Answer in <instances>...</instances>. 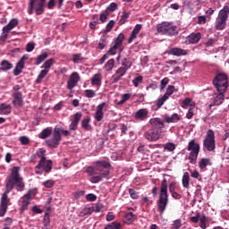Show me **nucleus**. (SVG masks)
Returning <instances> with one entry per match:
<instances>
[{"instance_id": "obj_1", "label": "nucleus", "mask_w": 229, "mask_h": 229, "mask_svg": "<svg viewBox=\"0 0 229 229\" xmlns=\"http://www.w3.org/2000/svg\"><path fill=\"white\" fill-rule=\"evenodd\" d=\"M21 168L19 166H14L12 169L11 174L8 177L6 183V190L2 194L0 201V217H4L6 211L8 210V203H10V198L8 194L13 190V185H16V191L18 192H22L24 191V182H22V177L19 174Z\"/></svg>"}, {"instance_id": "obj_24", "label": "nucleus", "mask_w": 229, "mask_h": 229, "mask_svg": "<svg viewBox=\"0 0 229 229\" xmlns=\"http://www.w3.org/2000/svg\"><path fill=\"white\" fill-rule=\"evenodd\" d=\"M187 40L190 44H198L201 40V33H191L188 36Z\"/></svg>"}, {"instance_id": "obj_27", "label": "nucleus", "mask_w": 229, "mask_h": 229, "mask_svg": "<svg viewBox=\"0 0 229 229\" xmlns=\"http://www.w3.org/2000/svg\"><path fill=\"white\" fill-rule=\"evenodd\" d=\"M91 85L101 87V73H96L91 79Z\"/></svg>"}, {"instance_id": "obj_32", "label": "nucleus", "mask_w": 229, "mask_h": 229, "mask_svg": "<svg viewBox=\"0 0 229 229\" xmlns=\"http://www.w3.org/2000/svg\"><path fill=\"white\" fill-rule=\"evenodd\" d=\"M2 71H10V69H13V64H12L8 60H4L1 63Z\"/></svg>"}, {"instance_id": "obj_41", "label": "nucleus", "mask_w": 229, "mask_h": 229, "mask_svg": "<svg viewBox=\"0 0 229 229\" xmlns=\"http://www.w3.org/2000/svg\"><path fill=\"white\" fill-rule=\"evenodd\" d=\"M173 94H174V86L169 85L164 96H165L166 98L169 99V97L173 96Z\"/></svg>"}, {"instance_id": "obj_62", "label": "nucleus", "mask_w": 229, "mask_h": 229, "mask_svg": "<svg viewBox=\"0 0 229 229\" xmlns=\"http://www.w3.org/2000/svg\"><path fill=\"white\" fill-rule=\"evenodd\" d=\"M111 226L113 227V229H121V228H123V225L121 224V222H117V221H114V222L111 223Z\"/></svg>"}, {"instance_id": "obj_45", "label": "nucleus", "mask_w": 229, "mask_h": 229, "mask_svg": "<svg viewBox=\"0 0 229 229\" xmlns=\"http://www.w3.org/2000/svg\"><path fill=\"white\" fill-rule=\"evenodd\" d=\"M130 17V13H127L126 11H124L122 14V17L119 21V24L120 26H122V24H124V22H126V20Z\"/></svg>"}, {"instance_id": "obj_17", "label": "nucleus", "mask_w": 229, "mask_h": 229, "mask_svg": "<svg viewBox=\"0 0 229 229\" xmlns=\"http://www.w3.org/2000/svg\"><path fill=\"white\" fill-rule=\"evenodd\" d=\"M78 81H80V73L73 72L70 75V78L67 81V89L69 90H72L76 85H78Z\"/></svg>"}, {"instance_id": "obj_59", "label": "nucleus", "mask_w": 229, "mask_h": 229, "mask_svg": "<svg viewBox=\"0 0 229 229\" xmlns=\"http://www.w3.org/2000/svg\"><path fill=\"white\" fill-rule=\"evenodd\" d=\"M20 141L22 144V146H28V144H30V138L26 136H21L20 138Z\"/></svg>"}, {"instance_id": "obj_64", "label": "nucleus", "mask_w": 229, "mask_h": 229, "mask_svg": "<svg viewBox=\"0 0 229 229\" xmlns=\"http://www.w3.org/2000/svg\"><path fill=\"white\" fill-rule=\"evenodd\" d=\"M94 212H99L100 210H103V204L102 203H97L95 207H93Z\"/></svg>"}, {"instance_id": "obj_39", "label": "nucleus", "mask_w": 229, "mask_h": 229, "mask_svg": "<svg viewBox=\"0 0 229 229\" xmlns=\"http://www.w3.org/2000/svg\"><path fill=\"white\" fill-rule=\"evenodd\" d=\"M199 226L202 229H207V216L202 214L199 218Z\"/></svg>"}, {"instance_id": "obj_61", "label": "nucleus", "mask_w": 229, "mask_h": 229, "mask_svg": "<svg viewBox=\"0 0 229 229\" xmlns=\"http://www.w3.org/2000/svg\"><path fill=\"white\" fill-rule=\"evenodd\" d=\"M200 218H201V215L199 213H197L196 216H191L190 220L191 223H199Z\"/></svg>"}, {"instance_id": "obj_33", "label": "nucleus", "mask_w": 229, "mask_h": 229, "mask_svg": "<svg viewBox=\"0 0 229 229\" xmlns=\"http://www.w3.org/2000/svg\"><path fill=\"white\" fill-rule=\"evenodd\" d=\"M54 64L55 59L50 58L44 63V64L41 66V69H45V71H49Z\"/></svg>"}, {"instance_id": "obj_28", "label": "nucleus", "mask_w": 229, "mask_h": 229, "mask_svg": "<svg viewBox=\"0 0 229 229\" xmlns=\"http://www.w3.org/2000/svg\"><path fill=\"white\" fill-rule=\"evenodd\" d=\"M136 217L137 216L133 214V212L126 213L124 216V223H126V225H131V223L135 221Z\"/></svg>"}, {"instance_id": "obj_21", "label": "nucleus", "mask_w": 229, "mask_h": 229, "mask_svg": "<svg viewBox=\"0 0 229 229\" xmlns=\"http://www.w3.org/2000/svg\"><path fill=\"white\" fill-rule=\"evenodd\" d=\"M82 115L83 114L81 113H76L74 114L73 120L69 125V130H71L72 131H76L78 130V124H80V121H81Z\"/></svg>"}, {"instance_id": "obj_54", "label": "nucleus", "mask_w": 229, "mask_h": 229, "mask_svg": "<svg viewBox=\"0 0 229 229\" xmlns=\"http://www.w3.org/2000/svg\"><path fill=\"white\" fill-rule=\"evenodd\" d=\"M51 223V219L49 218V213H46L43 218V225L44 226H48Z\"/></svg>"}, {"instance_id": "obj_51", "label": "nucleus", "mask_w": 229, "mask_h": 229, "mask_svg": "<svg viewBox=\"0 0 229 229\" xmlns=\"http://www.w3.org/2000/svg\"><path fill=\"white\" fill-rule=\"evenodd\" d=\"M96 96V91L94 89H86L85 90V97L89 98H92Z\"/></svg>"}, {"instance_id": "obj_2", "label": "nucleus", "mask_w": 229, "mask_h": 229, "mask_svg": "<svg viewBox=\"0 0 229 229\" xmlns=\"http://www.w3.org/2000/svg\"><path fill=\"white\" fill-rule=\"evenodd\" d=\"M110 165L107 161H96L95 166H88L86 173L89 176H93L90 179L91 183H99L103 181V178L106 180H110ZM94 174H98L95 175Z\"/></svg>"}, {"instance_id": "obj_29", "label": "nucleus", "mask_w": 229, "mask_h": 229, "mask_svg": "<svg viewBox=\"0 0 229 229\" xmlns=\"http://www.w3.org/2000/svg\"><path fill=\"white\" fill-rule=\"evenodd\" d=\"M48 56H49V53H47V52H44L41 55H39L36 58V65H40V64H42V62L47 60V58H48Z\"/></svg>"}, {"instance_id": "obj_57", "label": "nucleus", "mask_w": 229, "mask_h": 229, "mask_svg": "<svg viewBox=\"0 0 229 229\" xmlns=\"http://www.w3.org/2000/svg\"><path fill=\"white\" fill-rule=\"evenodd\" d=\"M174 229H180L182 228V219H176L173 223Z\"/></svg>"}, {"instance_id": "obj_53", "label": "nucleus", "mask_w": 229, "mask_h": 229, "mask_svg": "<svg viewBox=\"0 0 229 229\" xmlns=\"http://www.w3.org/2000/svg\"><path fill=\"white\" fill-rule=\"evenodd\" d=\"M108 15H110V13H108V11H106L105 13L100 14L99 21L101 22H106V20L108 19Z\"/></svg>"}, {"instance_id": "obj_42", "label": "nucleus", "mask_w": 229, "mask_h": 229, "mask_svg": "<svg viewBox=\"0 0 229 229\" xmlns=\"http://www.w3.org/2000/svg\"><path fill=\"white\" fill-rule=\"evenodd\" d=\"M81 126L84 130H90V119L89 117L83 119L81 122Z\"/></svg>"}, {"instance_id": "obj_43", "label": "nucleus", "mask_w": 229, "mask_h": 229, "mask_svg": "<svg viewBox=\"0 0 229 229\" xmlns=\"http://www.w3.org/2000/svg\"><path fill=\"white\" fill-rule=\"evenodd\" d=\"M72 62L74 64H81V62H83V56L81 54H74L72 55Z\"/></svg>"}, {"instance_id": "obj_4", "label": "nucleus", "mask_w": 229, "mask_h": 229, "mask_svg": "<svg viewBox=\"0 0 229 229\" xmlns=\"http://www.w3.org/2000/svg\"><path fill=\"white\" fill-rule=\"evenodd\" d=\"M123 42H124V34L120 33L118 37L114 40V44L111 46L109 50L101 57L100 64L103 65L106 60H108L109 56H114L117 53V49L119 50V54L116 57L117 62L121 60V53L124 51V47H123Z\"/></svg>"}, {"instance_id": "obj_8", "label": "nucleus", "mask_w": 229, "mask_h": 229, "mask_svg": "<svg viewBox=\"0 0 229 229\" xmlns=\"http://www.w3.org/2000/svg\"><path fill=\"white\" fill-rule=\"evenodd\" d=\"M199 149H201V147L199 146V143L196 142V140H190L187 147V151H190V155L188 157L190 164L195 165L196 162H198Z\"/></svg>"}, {"instance_id": "obj_7", "label": "nucleus", "mask_w": 229, "mask_h": 229, "mask_svg": "<svg viewBox=\"0 0 229 229\" xmlns=\"http://www.w3.org/2000/svg\"><path fill=\"white\" fill-rule=\"evenodd\" d=\"M228 15H229V6L225 5L223 9H221L218 13V16L216 20V30H218L219 31L225 30L226 28V21H228Z\"/></svg>"}, {"instance_id": "obj_18", "label": "nucleus", "mask_w": 229, "mask_h": 229, "mask_svg": "<svg viewBox=\"0 0 229 229\" xmlns=\"http://www.w3.org/2000/svg\"><path fill=\"white\" fill-rule=\"evenodd\" d=\"M13 104L15 108H21L24 105V99L22 98V92H14L13 94Z\"/></svg>"}, {"instance_id": "obj_5", "label": "nucleus", "mask_w": 229, "mask_h": 229, "mask_svg": "<svg viewBox=\"0 0 229 229\" xmlns=\"http://www.w3.org/2000/svg\"><path fill=\"white\" fill-rule=\"evenodd\" d=\"M39 158V163L36 165V169H42L44 173H51L53 169V161L51 159H46V150L40 148L30 157V162H37Z\"/></svg>"}, {"instance_id": "obj_6", "label": "nucleus", "mask_w": 229, "mask_h": 229, "mask_svg": "<svg viewBox=\"0 0 229 229\" xmlns=\"http://www.w3.org/2000/svg\"><path fill=\"white\" fill-rule=\"evenodd\" d=\"M167 179H163L160 187L159 199L157 201V210L160 214L165 212L167 205H169V193L167 192Z\"/></svg>"}, {"instance_id": "obj_50", "label": "nucleus", "mask_w": 229, "mask_h": 229, "mask_svg": "<svg viewBox=\"0 0 229 229\" xmlns=\"http://www.w3.org/2000/svg\"><path fill=\"white\" fill-rule=\"evenodd\" d=\"M143 77L141 75L136 77L134 80H132V83L134 87H139L140 83H142Z\"/></svg>"}, {"instance_id": "obj_56", "label": "nucleus", "mask_w": 229, "mask_h": 229, "mask_svg": "<svg viewBox=\"0 0 229 229\" xmlns=\"http://www.w3.org/2000/svg\"><path fill=\"white\" fill-rule=\"evenodd\" d=\"M141 205H146V207H149V205H153V200H149L148 197H144L141 199Z\"/></svg>"}, {"instance_id": "obj_26", "label": "nucleus", "mask_w": 229, "mask_h": 229, "mask_svg": "<svg viewBox=\"0 0 229 229\" xmlns=\"http://www.w3.org/2000/svg\"><path fill=\"white\" fill-rule=\"evenodd\" d=\"M12 113V106L8 104L0 105V115H8Z\"/></svg>"}, {"instance_id": "obj_23", "label": "nucleus", "mask_w": 229, "mask_h": 229, "mask_svg": "<svg viewBox=\"0 0 229 229\" xmlns=\"http://www.w3.org/2000/svg\"><path fill=\"white\" fill-rule=\"evenodd\" d=\"M188 54L187 50L178 47H174L168 52V55H173L174 56H187Z\"/></svg>"}, {"instance_id": "obj_9", "label": "nucleus", "mask_w": 229, "mask_h": 229, "mask_svg": "<svg viewBox=\"0 0 229 229\" xmlns=\"http://www.w3.org/2000/svg\"><path fill=\"white\" fill-rule=\"evenodd\" d=\"M46 6V0H30L29 2V15H42L44 13V8Z\"/></svg>"}, {"instance_id": "obj_19", "label": "nucleus", "mask_w": 229, "mask_h": 229, "mask_svg": "<svg viewBox=\"0 0 229 229\" xmlns=\"http://www.w3.org/2000/svg\"><path fill=\"white\" fill-rule=\"evenodd\" d=\"M126 72H128L127 69H124L123 67H119L114 74L112 76V81L113 83H118L119 81L123 78V76H124L126 74Z\"/></svg>"}, {"instance_id": "obj_16", "label": "nucleus", "mask_w": 229, "mask_h": 229, "mask_svg": "<svg viewBox=\"0 0 229 229\" xmlns=\"http://www.w3.org/2000/svg\"><path fill=\"white\" fill-rule=\"evenodd\" d=\"M133 119L138 123L147 121V119H149V110H148V108L139 109L136 113H134Z\"/></svg>"}, {"instance_id": "obj_48", "label": "nucleus", "mask_w": 229, "mask_h": 229, "mask_svg": "<svg viewBox=\"0 0 229 229\" xmlns=\"http://www.w3.org/2000/svg\"><path fill=\"white\" fill-rule=\"evenodd\" d=\"M130 98H131V95L130 93L123 94L118 105H123V103H126V101H128Z\"/></svg>"}, {"instance_id": "obj_11", "label": "nucleus", "mask_w": 229, "mask_h": 229, "mask_svg": "<svg viewBox=\"0 0 229 229\" xmlns=\"http://www.w3.org/2000/svg\"><path fill=\"white\" fill-rule=\"evenodd\" d=\"M203 148L207 151H216V133L212 130H208L203 140Z\"/></svg>"}, {"instance_id": "obj_46", "label": "nucleus", "mask_w": 229, "mask_h": 229, "mask_svg": "<svg viewBox=\"0 0 229 229\" xmlns=\"http://www.w3.org/2000/svg\"><path fill=\"white\" fill-rule=\"evenodd\" d=\"M169 99L167 98L166 96L163 95V97H161L160 98L157 99V108H162V106L165 103V100Z\"/></svg>"}, {"instance_id": "obj_60", "label": "nucleus", "mask_w": 229, "mask_h": 229, "mask_svg": "<svg viewBox=\"0 0 229 229\" xmlns=\"http://www.w3.org/2000/svg\"><path fill=\"white\" fill-rule=\"evenodd\" d=\"M87 201H96L98 199V197L94 193H89L86 195Z\"/></svg>"}, {"instance_id": "obj_44", "label": "nucleus", "mask_w": 229, "mask_h": 229, "mask_svg": "<svg viewBox=\"0 0 229 229\" xmlns=\"http://www.w3.org/2000/svg\"><path fill=\"white\" fill-rule=\"evenodd\" d=\"M164 149L166 151H174V149H176V145L174 143L167 142L164 145Z\"/></svg>"}, {"instance_id": "obj_37", "label": "nucleus", "mask_w": 229, "mask_h": 229, "mask_svg": "<svg viewBox=\"0 0 229 229\" xmlns=\"http://www.w3.org/2000/svg\"><path fill=\"white\" fill-rule=\"evenodd\" d=\"M122 68L126 69L127 71H130L131 68V61H130L128 58H124L122 62Z\"/></svg>"}, {"instance_id": "obj_10", "label": "nucleus", "mask_w": 229, "mask_h": 229, "mask_svg": "<svg viewBox=\"0 0 229 229\" xmlns=\"http://www.w3.org/2000/svg\"><path fill=\"white\" fill-rule=\"evenodd\" d=\"M213 85H215L218 92H225L228 89V76L225 73H218L213 80Z\"/></svg>"}, {"instance_id": "obj_47", "label": "nucleus", "mask_w": 229, "mask_h": 229, "mask_svg": "<svg viewBox=\"0 0 229 229\" xmlns=\"http://www.w3.org/2000/svg\"><path fill=\"white\" fill-rule=\"evenodd\" d=\"M129 194L131 199H139V192H137L134 189H129Z\"/></svg>"}, {"instance_id": "obj_38", "label": "nucleus", "mask_w": 229, "mask_h": 229, "mask_svg": "<svg viewBox=\"0 0 229 229\" xmlns=\"http://www.w3.org/2000/svg\"><path fill=\"white\" fill-rule=\"evenodd\" d=\"M208 164H210L209 158H202L199 162V169H205V167H207V165H208Z\"/></svg>"}, {"instance_id": "obj_22", "label": "nucleus", "mask_w": 229, "mask_h": 229, "mask_svg": "<svg viewBox=\"0 0 229 229\" xmlns=\"http://www.w3.org/2000/svg\"><path fill=\"white\" fill-rule=\"evenodd\" d=\"M106 106V103L103 102L97 106V111L95 113V119L98 123H101L103 121V117H105V113H103V108Z\"/></svg>"}, {"instance_id": "obj_36", "label": "nucleus", "mask_w": 229, "mask_h": 229, "mask_svg": "<svg viewBox=\"0 0 229 229\" xmlns=\"http://www.w3.org/2000/svg\"><path fill=\"white\" fill-rule=\"evenodd\" d=\"M48 72L49 70H42L36 80V83H42V80H44L45 76H47Z\"/></svg>"}, {"instance_id": "obj_20", "label": "nucleus", "mask_w": 229, "mask_h": 229, "mask_svg": "<svg viewBox=\"0 0 229 229\" xmlns=\"http://www.w3.org/2000/svg\"><path fill=\"white\" fill-rule=\"evenodd\" d=\"M28 60V55H24L21 60L18 62L15 69L13 70V75L14 76H19L21 72H22V69H24L25 62Z\"/></svg>"}, {"instance_id": "obj_31", "label": "nucleus", "mask_w": 229, "mask_h": 229, "mask_svg": "<svg viewBox=\"0 0 229 229\" xmlns=\"http://www.w3.org/2000/svg\"><path fill=\"white\" fill-rule=\"evenodd\" d=\"M51 133H53V130L50 128H46L39 133V139H47V137L51 136Z\"/></svg>"}, {"instance_id": "obj_35", "label": "nucleus", "mask_w": 229, "mask_h": 229, "mask_svg": "<svg viewBox=\"0 0 229 229\" xmlns=\"http://www.w3.org/2000/svg\"><path fill=\"white\" fill-rule=\"evenodd\" d=\"M106 44H107L106 36H102L98 42V49H101V50L105 49L106 47Z\"/></svg>"}, {"instance_id": "obj_55", "label": "nucleus", "mask_w": 229, "mask_h": 229, "mask_svg": "<svg viewBox=\"0 0 229 229\" xmlns=\"http://www.w3.org/2000/svg\"><path fill=\"white\" fill-rule=\"evenodd\" d=\"M115 24V21H110L106 27V33H110V31H112V29L114 28V25Z\"/></svg>"}, {"instance_id": "obj_52", "label": "nucleus", "mask_w": 229, "mask_h": 229, "mask_svg": "<svg viewBox=\"0 0 229 229\" xmlns=\"http://www.w3.org/2000/svg\"><path fill=\"white\" fill-rule=\"evenodd\" d=\"M217 42V39L208 38L205 43L206 47H214V45Z\"/></svg>"}, {"instance_id": "obj_13", "label": "nucleus", "mask_w": 229, "mask_h": 229, "mask_svg": "<svg viewBox=\"0 0 229 229\" xmlns=\"http://www.w3.org/2000/svg\"><path fill=\"white\" fill-rule=\"evenodd\" d=\"M19 25V20L18 19H13L10 21V22L3 28V32L0 36V40L2 42H6V38H8V33L13 30V28H16V26Z\"/></svg>"}, {"instance_id": "obj_14", "label": "nucleus", "mask_w": 229, "mask_h": 229, "mask_svg": "<svg viewBox=\"0 0 229 229\" xmlns=\"http://www.w3.org/2000/svg\"><path fill=\"white\" fill-rule=\"evenodd\" d=\"M157 33H161V35H174L176 32L177 27L172 26L167 22H163L162 24H158L157 26Z\"/></svg>"}, {"instance_id": "obj_49", "label": "nucleus", "mask_w": 229, "mask_h": 229, "mask_svg": "<svg viewBox=\"0 0 229 229\" xmlns=\"http://www.w3.org/2000/svg\"><path fill=\"white\" fill-rule=\"evenodd\" d=\"M44 187H46L47 189H53V187H55V181L53 180H47L46 182H43Z\"/></svg>"}, {"instance_id": "obj_34", "label": "nucleus", "mask_w": 229, "mask_h": 229, "mask_svg": "<svg viewBox=\"0 0 229 229\" xmlns=\"http://www.w3.org/2000/svg\"><path fill=\"white\" fill-rule=\"evenodd\" d=\"M165 121L168 123H178V121H180V115H178V114L174 113V114H172V116H167L165 118Z\"/></svg>"}, {"instance_id": "obj_58", "label": "nucleus", "mask_w": 229, "mask_h": 229, "mask_svg": "<svg viewBox=\"0 0 229 229\" xmlns=\"http://www.w3.org/2000/svg\"><path fill=\"white\" fill-rule=\"evenodd\" d=\"M191 103H192V99L191 98H185L182 103V108H188L189 106L191 105Z\"/></svg>"}, {"instance_id": "obj_25", "label": "nucleus", "mask_w": 229, "mask_h": 229, "mask_svg": "<svg viewBox=\"0 0 229 229\" xmlns=\"http://www.w3.org/2000/svg\"><path fill=\"white\" fill-rule=\"evenodd\" d=\"M182 183L184 189H191V175L189 174V172L183 174Z\"/></svg>"}, {"instance_id": "obj_40", "label": "nucleus", "mask_w": 229, "mask_h": 229, "mask_svg": "<svg viewBox=\"0 0 229 229\" xmlns=\"http://www.w3.org/2000/svg\"><path fill=\"white\" fill-rule=\"evenodd\" d=\"M114 65H115V60L110 59L105 64V69H106V71H112V69H114Z\"/></svg>"}, {"instance_id": "obj_12", "label": "nucleus", "mask_w": 229, "mask_h": 229, "mask_svg": "<svg viewBox=\"0 0 229 229\" xmlns=\"http://www.w3.org/2000/svg\"><path fill=\"white\" fill-rule=\"evenodd\" d=\"M62 142V134H60V128L55 127L54 129L52 138L46 140V144L48 148L55 149L60 146Z\"/></svg>"}, {"instance_id": "obj_30", "label": "nucleus", "mask_w": 229, "mask_h": 229, "mask_svg": "<svg viewBox=\"0 0 229 229\" xmlns=\"http://www.w3.org/2000/svg\"><path fill=\"white\" fill-rule=\"evenodd\" d=\"M94 212V208H84L80 213V217H85V216H90Z\"/></svg>"}, {"instance_id": "obj_3", "label": "nucleus", "mask_w": 229, "mask_h": 229, "mask_svg": "<svg viewBox=\"0 0 229 229\" xmlns=\"http://www.w3.org/2000/svg\"><path fill=\"white\" fill-rule=\"evenodd\" d=\"M150 129L144 132L143 137L148 142H157L162 139V133L165 130V120L161 118H151L149 120Z\"/></svg>"}, {"instance_id": "obj_63", "label": "nucleus", "mask_w": 229, "mask_h": 229, "mask_svg": "<svg viewBox=\"0 0 229 229\" xmlns=\"http://www.w3.org/2000/svg\"><path fill=\"white\" fill-rule=\"evenodd\" d=\"M107 10H109V12H115V10H117V4L111 3L107 7Z\"/></svg>"}, {"instance_id": "obj_15", "label": "nucleus", "mask_w": 229, "mask_h": 229, "mask_svg": "<svg viewBox=\"0 0 229 229\" xmlns=\"http://www.w3.org/2000/svg\"><path fill=\"white\" fill-rule=\"evenodd\" d=\"M33 198H35L34 190H29V191L21 198L22 200L20 208L21 213L28 210V207H30V203Z\"/></svg>"}]
</instances>
